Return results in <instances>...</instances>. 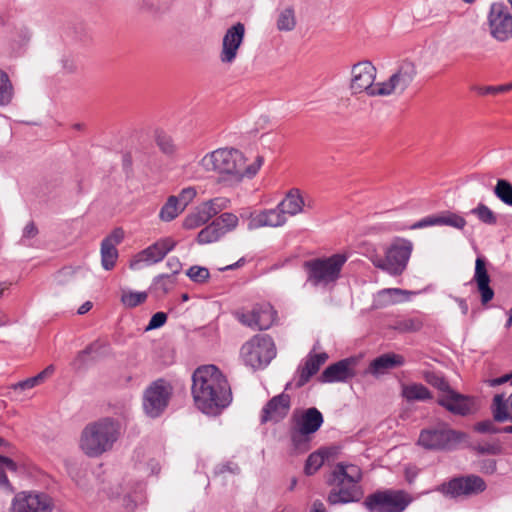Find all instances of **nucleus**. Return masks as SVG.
Returning a JSON list of instances; mask_svg holds the SVG:
<instances>
[{
    "label": "nucleus",
    "mask_w": 512,
    "mask_h": 512,
    "mask_svg": "<svg viewBox=\"0 0 512 512\" xmlns=\"http://www.w3.org/2000/svg\"><path fill=\"white\" fill-rule=\"evenodd\" d=\"M207 222L208 220L205 218L204 215L201 214L200 208L197 207L194 213H191L186 216V218L183 221V227L186 229H195L197 227L204 225Z\"/></svg>",
    "instance_id": "obj_49"
},
{
    "label": "nucleus",
    "mask_w": 512,
    "mask_h": 512,
    "mask_svg": "<svg viewBox=\"0 0 512 512\" xmlns=\"http://www.w3.org/2000/svg\"><path fill=\"white\" fill-rule=\"evenodd\" d=\"M275 355L274 342L268 335H255L240 349L244 364L254 370L266 367Z\"/></svg>",
    "instance_id": "obj_7"
},
{
    "label": "nucleus",
    "mask_w": 512,
    "mask_h": 512,
    "mask_svg": "<svg viewBox=\"0 0 512 512\" xmlns=\"http://www.w3.org/2000/svg\"><path fill=\"white\" fill-rule=\"evenodd\" d=\"M213 221L218 224L219 228H222L226 235L237 227L239 219L235 214L225 212Z\"/></svg>",
    "instance_id": "obj_46"
},
{
    "label": "nucleus",
    "mask_w": 512,
    "mask_h": 512,
    "mask_svg": "<svg viewBox=\"0 0 512 512\" xmlns=\"http://www.w3.org/2000/svg\"><path fill=\"white\" fill-rule=\"evenodd\" d=\"M167 267L171 270V274L175 277L181 270L182 264L176 257H171L166 262Z\"/></svg>",
    "instance_id": "obj_59"
},
{
    "label": "nucleus",
    "mask_w": 512,
    "mask_h": 512,
    "mask_svg": "<svg viewBox=\"0 0 512 512\" xmlns=\"http://www.w3.org/2000/svg\"><path fill=\"white\" fill-rule=\"evenodd\" d=\"M54 371H55L54 365H49L43 371L38 373L36 376H33L36 384L39 385V384L43 383L47 378L52 376Z\"/></svg>",
    "instance_id": "obj_58"
},
{
    "label": "nucleus",
    "mask_w": 512,
    "mask_h": 512,
    "mask_svg": "<svg viewBox=\"0 0 512 512\" xmlns=\"http://www.w3.org/2000/svg\"><path fill=\"white\" fill-rule=\"evenodd\" d=\"M263 162V157L257 156L252 164L245 166V157L239 150L220 148L206 154L200 161V165L206 171H214L219 174L233 176L236 179H242L243 177H254Z\"/></svg>",
    "instance_id": "obj_2"
},
{
    "label": "nucleus",
    "mask_w": 512,
    "mask_h": 512,
    "mask_svg": "<svg viewBox=\"0 0 512 512\" xmlns=\"http://www.w3.org/2000/svg\"><path fill=\"white\" fill-rule=\"evenodd\" d=\"M186 275L196 283H204L208 280L210 273L206 267L202 266H192L190 267Z\"/></svg>",
    "instance_id": "obj_51"
},
{
    "label": "nucleus",
    "mask_w": 512,
    "mask_h": 512,
    "mask_svg": "<svg viewBox=\"0 0 512 512\" xmlns=\"http://www.w3.org/2000/svg\"><path fill=\"white\" fill-rule=\"evenodd\" d=\"M224 235L222 228H219L218 224L212 221L198 233L197 242L199 244L213 243L221 239Z\"/></svg>",
    "instance_id": "obj_35"
},
{
    "label": "nucleus",
    "mask_w": 512,
    "mask_h": 512,
    "mask_svg": "<svg viewBox=\"0 0 512 512\" xmlns=\"http://www.w3.org/2000/svg\"><path fill=\"white\" fill-rule=\"evenodd\" d=\"M425 380L432 386L438 388L439 390L447 393L450 391L448 382L439 374L434 372L426 373Z\"/></svg>",
    "instance_id": "obj_52"
},
{
    "label": "nucleus",
    "mask_w": 512,
    "mask_h": 512,
    "mask_svg": "<svg viewBox=\"0 0 512 512\" xmlns=\"http://www.w3.org/2000/svg\"><path fill=\"white\" fill-rule=\"evenodd\" d=\"M276 26L279 31H292L296 27V17L293 7H286L278 14Z\"/></svg>",
    "instance_id": "obj_38"
},
{
    "label": "nucleus",
    "mask_w": 512,
    "mask_h": 512,
    "mask_svg": "<svg viewBox=\"0 0 512 512\" xmlns=\"http://www.w3.org/2000/svg\"><path fill=\"white\" fill-rule=\"evenodd\" d=\"M195 405L207 415H217L232 401L231 389L221 371L214 365L197 368L192 376Z\"/></svg>",
    "instance_id": "obj_1"
},
{
    "label": "nucleus",
    "mask_w": 512,
    "mask_h": 512,
    "mask_svg": "<svg viewBox=\"0 0 512 512\" xmlns=\"http://www.w3.org/2000/svg\"><path fill=\"white\" fill-rule=\"evenodd\" d=\"M347 255L336 253L328 257H318L303 263L306 273V282L316 288H328L334 286L341 276Z\"/></svg>",
    "instance_id": "obj_5"
},
{
    "label": "nucleus",
    "mask_w": 512,
    "mask_h": 512,
    "mask_svg": "<svg viewBox=\"0 0 512 512\" xmlns=\"http://www.w3.org/2000/svg\"><path fill=\"white\" fill-rule=\"evenodd\" d=\"M277 206L284 216H295L303 211L304 200L298 189H291Z\"/></svg>",
    "instance_id": "obj_30"
},
{
    "label": "nucleus",
    "mask_w": 512,
    "mask_h": 512,
    "mask_svg": "<svg viewBox=\"0 0 512 512\" xmlns=\"http://www.w3.org/2000/svg\"><path fill=\"white\" fill-rule=\"evenodd\" d=\"M184 209L180 206L176 196H170L162 206L159 217L161 220L169 222L175 219Z\"/></svg>",
    "instance_id": "obj_36"
},
{
    "label": "nucleus",
    "mask_w": 512,
    "mask_h": 512,
    "mask_svg": "<svg viewBox=\"0 0 512 512\" xmlns=\"http://www.w3.org/2000/svg\"><path fill=\"white\" fill-rule=\"evenodd\" d=\"M474 450L479 454L498 455L502 451V447L498 442L477 444Z\"/></svg>",
    "instance_id": "obj_53"
},
{
    "label": "nucleus",
    "mask_w": 512,
    "mask_h": 512,
    "mask_svg": "<svg viewBox=\"0 0 512 512\" xmlns=\"http://www.w3.org/2000/svg\"><path fill=\"white\" fill-rule=\"evenodd\" d=\"M166 321L167 314L164 312H157L151 317L147 327L145 328V331L158 329L162 327L166 323Z\"/></svg>",
    "instance_id": "obj_55"
},
{
    "label": "nucleus",
    "mask_w": 512,
    "mask_h": 512,
    "mask_svg": "<svg viewBox=\"0 0 512 512\" xmlns=\"http://www.w3.org/2000/svg\"><path fill=\"white\" fill-rule=\"evenodd\" d=\"M235 318L253 330H267L275 321L276 312L269 303H257L251 310L239 309Z\"/></svg>",
    "instance_id": "obj_14"
},
{
    "label": "nucleus",
    "mask_w": 512,
    "mask_h": 512,
    "mask_svg": "<svg viewBox=\"0 0 512 512\" xmlns=\"http://www.w3.org/2000/svg\"><path fill=\"white\" fill-rule=\"evenodd\" d=\"M438 403L453 414L465 416L475 410L474 399L453 390L444 393Z\"/></svg>",
    "instance_id": "obj_20"
},
{
    "label": "nucleus",
    "mask_w": 512,
    "mask_h": 512,
    "mask_svg": "<svg viewBox=\"0 0 512 512\" xmlns=\"http://www.w3.org/2000/svg\"><path fill=\"white\" fill-rule=\"evenodd\" d=\"M175 277L169 274H161L154 278L152 288L162 294L168 293L175 285Z\"/></svg>",
    "instance_id": "obj_44"
},
{
    "label": "nucleus",
    "mask_w": 512,
    "mask_h": 512,
    "mask_svg": "<svg viewBox=\"0 0 512 512\" xmlns=\"http://www.w3.org/2000/svg\"><path fill=\"white\" fill-rule=\"evenodd\" d=\"M423 320L420 317H407L398 319L392 328L401 333L417 332L423 327Z\"/></svg>",
    "instance_id": "obj_37"
},
{
    "label": "nucleus",
    "mask_w": 512,
    "mask_h": 512,
    "mask_svg": "<svg viewBox=\"0 0 512 512\" xmlns=\"http://www.w3.org/2000/svg\"><path fill=\"white\" fill-rule=\"evenodd\" d=\"M291 405V398L289 394L281 393L271 398L263 407L261 413V423L279 422L284 419Z\"/></svg>",
    "instance_id": "obj_19"
},
{
    "label": "nucleus",
    "mask_w": 512,
    "mask_h": 512,
    "mask_svg": "<svg viewBox=\"0 0 512 512\" xmlns=\"http://www.w3.org/2000/svg\"><path fill=\"white\" fill-rule=\"evenodd\" d=\"M287 221V217L283 215L277 207L273 209H265L258 213H252L248 222V229L254 230L261 227H280Z\"/></svg>",
    "instance_id": "obj_24"
},
{
    "label": "nucleus",
    "mask_w": 512,
    "mask_h": 512,
    "mask_svg": "<svg viewBox=\"0 0 512 512\" xmlns=\"http://www.w3.org/2000/svg\"><path fill=\"white\" fill-rule=\"evenodd\" d=\"M361 479L362 471L357 465L337 463L328 479L332 489L328 493L327 502L330 505L358 502L363 496L359 485Z\"/></svg>",
    "instance_id": "obj_3"
},
{
    "label": "nucleus",
    "mask_w": 512,
    "mask_h": 512,
    "mask_svg": "<svg viewBox=\"0 0 512 512\" xmlns=\"http://www.w3.org/2000/svg\"><path fill=\"white\" fill-rule=\"evenodd\" d=\"M401 394L408 402L425 401L432 398L428 388L420 383L402 385Z\"/></svg>",
    "instance_id": "obj_32"
},
{
    "label": "nucleus",
    "mask_w": 512,
    "mask_h": 512,
    "mask_svg": "<svg viewBox=\"0 0 512 512\" xmlns=\"http://www.w3.org/2000/svg\"><path fill=\"white\" fill-rule=\"evenodd\" d=\"M491 409L495 421H512V393L508 398H505L504 394H496L493 398Z\"/></svg>",
    "instance_id": "obj_29"
},
{
    "label": "nucleus",
    "mask_w": 512,
    "mask_h": 512,
    "mask_svg": "<svg viewBox=\"0 0 512 512\" xmlns=\"http://www.w3.org/2000/svg\"><path fill=\"white\" fill-rule=\"evenodd\" d=\"M322 424L321 412L317 408L311 407L303 412L296 425L301 435H309L318 431Z\"/></svg>",
    "instance_id": "obj_27"
},
{
    "label": "nucleus",
    "mask_w": 512,
    "mask_h": 512,
    "mask_svg": "<svg viewBox=\"0 0 512 512\" xmlns=\"http://www.w3.org/2000/svg\"><path fill=\"white\" fill-rule=\"evenodd\" d=\"M108 349V343L101 342L99 340L92 342L89 344L84 350L78 352L75 357L72 365L76 369H80L86 363V357L92 356V359H96L104 355L106 350Z\"/></svg>",
    "instance_id": "obj_31"
},
{
    "label": "nucleus",
    "mask_w": 512,
    "mask_h": 512,
    "mask_svg": "<svg viewBox=\"0 0 512 512\" xmlns=\"http://www.w3.org/2000/svg\"><path fill=\"white\" fill-rule=\"evenodd\" d=\"M324 463V456L321 453L314 452L306 460L304 472L306 475H313Z\"/></svg>",
    "instance_id": "obj_47"
},
{
    "label": "nucleus",
    "mask_w": 512,
    "mask_h": 512,
    "mask_svg": "<svg viewBox=\"0 0 512 512\" xmlns=\"http://www.w3.org/2000/svg\"><path fill=\"white\" fill-rule=\"evenodd\" d=\"M407 294L408 292L406 290L400 288L382 289L374 295L372 306L375 309L386 308L403 301L401 297Z\"/></svg>",
    "instance_id": "obj_28"
},
{
    "label": "nucleus",
    "mask_w": 512,
    "mask_h": 512,
    "mask_svg": "<svg viewBox=\"0 0 512 512\" xmlns=\"http://www.w3.org/2000/svg\"><path fill=\"white\" fill-rule=\"evenodd\" d=\"M509 381L512 384V373L511 374H506V375L501 376L499 378H495V379L489 380V385L494 387V386H498V385L504 384V383L509 382Z\"/></svg>",
    "instance_id": "obj_62"
},
{
    "label": "nucleus",
    "mask_w": 512,
    "mask_h": 512,
    "mask_svg": "<svg viewBox=\"0 0 512 512\" xmlns=\"http://www.w3.org/2000/svg\"><path fill=\"white\" fill-rule=\"evenodd\" d=\"M377 70L368 60L360 61L352 66L350 88L353 94L365 92L369 96H380L376 92L380 83L374 84Z\"/></svg>",
    "instance_id": "obj_12"
},
{
    "label": "nucleus",
    "mask_w": 512,
    "mask_h": 512,
    "mask_svg": "<svg viewBox=\"0 0 512 512\" xmlns=\"http://www.w3.org/2000/svg\"><path fill=\"white\" fill-rule=\"evenodd\" d=\"M245 36L244 24L238 22L232 25L225 33L222 40L220 61L223 64H232L238 54V49L243 43Z\"/></svg>",
    "instance_id": "obj_18"
},
{
    "label": "nucleus",
    "mask_w": 512,
    "mask_h": 512,
    "mask_svg": "<svg viewBox=\"0 0 512 512\" xmlns=\"http://www.w3.org/2000/svg\"><path fill=\"white\" fill-rule=\"evenodd\" d=\"M481 471L486 474H493L496 471V461L494 459H486L481 463Z\"/></svg>",
    "instance_id": "obj_61"
},
{
    "label": "nucleus",
    "mask_w": 512,
    "mask_h": 512,
    "mask_svg": "<svg viewBox=\"0 0 512 512\" xmlns=\"http://www.w3.org/2000/svg\"><path fill=\"white\" fill-rule=\"evenodd\" d=\"M197 192L193 187H187L181 190L176 199L179 201L180 206L185 209L187 205L195 198Z\"/></svg>",
    "instance_id": "obj_54"
},
{
    "label": "nucleus",
    "mask_w": 512,
    "mask_h": 512,
    "mask_svg": "<svg viewBox=\"0 0 512 512\" xmlns=\"http://www.w3.org/2000/svg\"><path fill=\"white\" fill-rule=\"evenodd\" d=\"M479 95H496L512 89V83L498 86H474L472 88Z\"/></svg>",
    "instance_id": "obj_50"
},
{
    "label": "nucleus",
    "mask_w": 512,
    "mask_h": 512,
    "mask_svg": "<svg viewBox=\"0 0 512 512\" xmlns=\"http://www.w3.org/2000/svg\"><path fill=\"white\" fill-rule=\"evenodd\" d=\"M413 498L404 490H383L372 493L364 500L369 512H403Z\"/></svg>",
    "instance_id": "obj_8"
},
{
    "label": "nucleus",
    "mask_w": 512,
    "mask_h": 512,
    "mask_svg": "<svg viewBox=\"0 0 512 512\" xmlns=\"http://www.w3.org/2000/svg\"><path fill=\"white\" fill-rule=\"evenodd\" d=\"M54 502L52 498L41 492H19L11 503L9 512H52Z\"/></svg>",
    "instance_id": "obj_16"
},
{
    "label": "nucleus",
    "mask_w": 512,
    "mask_h": 512,
    "mask_svg": "<svg viewBox=\"0 0 512 512\" xmlns=\"http://www.w3.org/2000/svg\"><path fill=\"white\" fill-rule=\"evenodd\" d=\"M494 194L506 205L512 206V184L505 180L499 179L494 188Z\"/></svg>",
    "instance_id": "obj_42"
},
{
    "label": "nucleus",
    "mask_w": 512,
    "mask_h": 512,
    "mask_svg": "<svg viewBox=\"0 0 512 512\" xmlns=\"http://www.w3.org/2000/svg\"><path fill=\"white\" fill-rule=\"evenodd\" d=\"M172 396V386L164 379L152 382L143 394V409L151 418L159 417L167 408Z\"/></svg>",
    "instance_id": "obj_10"
},
{
    "label": "nucleus",
    "mask_w": 512,
    "mask_h": 512,
    "mask_svg": "<svg viewBox=\"0 0 512 512\" xmlns=\"http://www.w3.org/2000/svg\"><path fill=\"white\" fill-rule=\"evenodd\" d=\"M473 281L476 283L482 305H487L494 297V290L490 287V276L485 258L482 256L476 258Z\"/></svg>",
    "instance_id": "obj_22"
},
{
    "label": "nucleus",
    "mask_w": 512,
    "mask_h": 512,
    "mask_svg": "<svg viewBox=\"0 0 512 512\" xmlns=\"http://www.w3.org/2000/svg\"><path fill=\"white\" fill-rule=\"evenodd\" d=\"M147 292H135L131 290H123L121 294V303L126 308H134L147 300Z\"/></svg>",
    "instance_id": "obj_41"
},
{
    "label": "nucleus",
    "mask_w": 512,
    "mask_h": 512,
    "mask_svg": "<svg viewBox=\"0 0 512 512\" xmlns=\"http://www.w3.org/2000/svg\"><path fill=\"white\" fill-rule=\"evenodd\" d=\"M404 364V358L395 353H386L375 358L369 364L367 372L379 376L387 373L389 370Z\"/></svg>",
    "instance_id": "obj_26"
},
{
    "label": "nucleus",
    "mask_w": 512,
    "mask_h": 512,
    "mask_svg": "<svg viewBox=\"0 0 512 512\" xmlns=\"http://www.w3.org/2000/svg\"><path fill=\"white\" fill-rule=\"evenodd\" d=\"M124 237L123 231L121 229H115L109 236L103 239L102 243H110L112 246L116 247Z\"/></svg>",
    "instance_id": "obj_57"
},
{
    "label": "nucleus",
    "mask_w": 512,
    "mask_h": 512,
    "mask_svg": "<svg viewBox=\"0 0 512 512\" xmlns=\"http://www.w3.org/2000/svg\"><path fill=\"white\" fill-rule=\"evenodd\" d=\"M118 251L110 243H101V264L105 270H111L116 264Z\"/></svg>",
    "instance_id": "obj_40"
},
{
    "label": "nucleus",
    "mask_w": 512,
    "mask_h": 512,
    "mask_svg": "<svg viewBox=\"0 0 512 512\" xmlns=\"http://www.w3.org/2000/svg\"><path fill=\"white\" fill-rule=\"evenodd\" d=\"M6 470L16 473L18 471V465L11 458L0 455V489L13 493L14 488L7 478Z\"/></svg>",
    "instance_id": "obj_34"
},
{
    "label": "nucleus",
    "mask_w": 512,
    "mask_h": 512,
    "mask_svg": "<svg viewBox=\"0 0 512 512\" xmlns=\"http://www.w3.org/2000/svg\"><path fill=\"white\" fill-rule=\"evenodd\" d=\"M310 512H326V508L320 500H315L312 504Z\"/></svg>",
    "instance_id": "obj_64"
},
{
    "label": "nucleus",
    "mask_w": 512,
    "mask_h": 512,
    "mask_svg": "<svg viewBox=\"0 0 512 512\" xmlns=\"http://www.w3.org/2000/svg\"><path fill=\"white\" fill-rule=\"evenodd\" d=\"M176 246V241L170 237L162 238L137 253L130 261V268L139 270L162 261Z\"/></svg>",
    "instance_id": "obj_17"
},
{
    "label": "nucleus",
    "mask_w": 512,
    "mask_h": 512,
    "mask_svg": "<svg viewBox=\"0 0 512 512\" xmlns=\"http://www.w3.org/2000/svg\"><path fill=\"white\" fill-rule=\"evenodd\" d=\"M14 96V88L8 74L0 70V106H6L11 103Z\"/></svg>",
    "instance_id": "obj_39"
},
{
    "label": "nucleus",
    "mask_w": 512,
    "mask_h": 512,
    "mask_svg": "<svg viewBox=\"0 0 512 512\" xmlns=\"http://www.w3.org/2000/svg\"><path fill=\"white\" fill-rule=\"evenodd\" d=\"M328 355L325 352L322 353H309L304 363L297 369L298 380L296 382L297 387L304 386L310 378L315 375L320 367L327 361Z\"/></svg>",
    "instance_id": "obj_25"
},
{
    "label": "nucleus",
    "mask_w": 512,
    "mask_h": 512,
    "mask_svg": "<svg viewBox=\"0 0 512 512\" xmlns=\"http://www.w3.org/2000/svg\"><path fill=\"white\" fill-rule=\"evenodd\" d=\"M466 225L464 217L450 211H444L436 215L427 216L416 223L412 229H421L428 226H450L456 229H463Z\"/></svg>",
    "instance_id": "obj_21"
},
{
    "label": "nucleus",
    "mask_w": 512,
    "mask_h": 512,
    "mask_svg": "<svg viewBox=\"0 0 512 512\" xmlns=\"http://www.w3.org/2000/svg\"><path fill=\"white\" fill-rule=\"evenodd\" d=\"M413 245L409 240L396 239L385 251V257L376 253L370 256L373 265L391 275H400L406 269Z\"/></svg>",
    "instance_id": "obj_6"
},
{
    "label": "nucleus",
    "mask_w": 512,
    "mask_h": 512,
    "mask_svg": "<svg viewBox=\"0 0 512 512\" xmlns=\"http://www.w3.org/2000/svg\"><path fill=\"white\" fill-rule=\"evenodd\" d=\"M475 430L480 433H498L500 430L495 427L493 421L486 420L476 424Z\"/></svg>",
    "instance_id": "obj_56"
},
{
    "label": "nucleus",
    "mask_w": 512,
    "mask_h": 512,
    "mask_svg": "<svg viewBox=\"0 0 512 512\" xmlns=\"http://www.w3.org/2000/svg\"><path fill=\"white\" fill-rule=\"evenodd\" d=\"M35 386H37L35 379L33 377H30L26 380L20 381L16 384L12 385V388L15 390H17V389L26 390V389H31Z\"/></svg>",
    "instance_id": "obj_60"
},
{
    "label": "nucleus",
    "mask_w": 512,
    "mask_h": 512,
    "mask_svg": "<svg viewBox=\"0 0 512 512\" xmlns=\"http://www.w3.org/2000/svg\"><path fill=\"white\" fill-rule=\"evenodd\" d=\"M471 213L484 224L495 225L497 223V217L495 213L485 204H478L477 207L471 210Z\"/></svg>",
    "instance_id": "obj_43"
},
{
    "label": "nucleus",
    "mask_w": 512,
    "mask_h": 512,
    "mask_svg": "<svg viewBox=\"0 0 512 512\" xmlns=\"http://www.w3.org/2000/svg\"><path fill=\"white\" fill-rule=\"evenodd\" d=\"M155 141L159 149L167 154L172 155L176 151V145L174 144L171 136L166 134L164 131H156Z\"/></svg>",
    "instance_id": "obj_45"
},
{
    "label": "nucleus",
    "mask_w": 512,
    "mask_h": 512,
    "mask_svg": "<svg viewBox=\"0 0 512 512\" xmlns=\"http://www.w3.org/2000/svg\"><path fill=\"white\" fill-rule=\"evenodd\" d=\"M463 434L450 429L446 424L423 429L418 444L427 450L451 449L459 443Z\"/></svg>",
    "instance_id": "obj_9"
},
{
    "label": "nucleus",
    "mask_w": 512,
    "mask_h": 512,
    "mask_svg": "<svg viewBox=\"0 0 512 512\" xmlns=\"http://www.w3.org/2000/svg\"><path fill=\"white\" fill-rule=\"evenodd\" d=\"M230 201L225 197H216L198 206L201 214L209 221L212 217L229 206Z\"/></svg>",
    "instance_id": "obj_33"
},
{
    "label": "nucleus",
    "mask_w": 512,
    "mask_h": 512,
    "mask_svg": "<svg viewBox=\"0 0 512 512\" xmlns=\"http://www.w3.org/2000/svg\"><path fill=\"white\" fill-rule=\"evenodd\" d=\"M486 489L485 481L477 475L470 474L450 479L438 486L437 491L450 498L477 495Z\"/></svg>",
    "instance_id": "obj_11"
},
{
    "label": "nucleus",
    "mask_w": 512,
    "mask_h": 512,
    "mask_svg": "<svg viewBox=\"0 0 512 512\" xmlns=\"http://www.w3.org/2000/svg\"><path fill=\"white\" fill-rule=\"evenodd\" d=\"M38 233L36 224L33 221L28 222L23 228L20 243L24 246H33Z\"/></svg>",
    "instance_id": "obj_48"
},
{
    "label": "nucleus",
    "mask_w": 512,
    "mask_h": 512,
    "mask_svg": "<svg viewBox=\"0 0 512 512\" xmlns=\"http://www.w3.org/2000/svg\"><path fill=\"white\" fill-rule=\"evenodd\" d=\"M490 35L497 41L504 42L512 38V14L504 3H493L487 15Z\"/></svg>",
    "instance_id": "obj_13"
},
{
    "label": "nucleus",
    "mask_w": 512,
    "mask_h": 512,
    "mask_svg": "<svg viewBox=\"0 0 512 512\" xmlns=\"http://www.w3.org/2000/svg\"><path fill=\"white\" fill-rule=\"evenodd\" d=\"M239 470L238 466L232 465V464H225L218 467L216 473H225V472H231L236 473Z\"/></svg>",
    "instance_id": "obj_63"
},
{
    "label": "nucleus",
    "mask_w": 512,
    "mask_h": 512,
    "mask_svg": "<svg viewBox=\"0 0 512 512\" xmlns=\"http://www.w3.org/2000/svg\"><path fill=\"white\" fill-rule=\"evenodd\" d=\"M355 360L347 358L329 365L321 374L320 380L324 383L343 382L355 375L353 366Z\"/></svg>",
    "instance_id": "obj_23"
},
{
    "label": "nucleus",
    "mask_w": 512,
    "mask_h": 512,
    "mask_svg": "<svg viewBox=\"0 0 512 512\" xmlns=\"http://www.w3.org/2000/svg\"><path fill=\"white\" fill-rule=\"evenodd\" d=\"M120 436L118 421L106 417L87 424L81 432L79 447L88 457H99L111 450Z\"/></svg>",
    "instance_id": "obj_4"
},
{
    "label": "nucleus",
    "mask_w": 512,
    "mask_h": 512,
    "mask_svg": "<svg viewBox=\"0 0 512 512\" xmlns=\"http://www.w3.org/2000/svg\"><path fill=\"white\" fill-rule=\"evenodd\" d=\"M416 74L415 64L412 61L404 60L387 81L380 82V89L376 94L388 96L393 93H403L413 82Z\"/></svg>",
    "instance_id": "obj_15"
}]
</instances>
